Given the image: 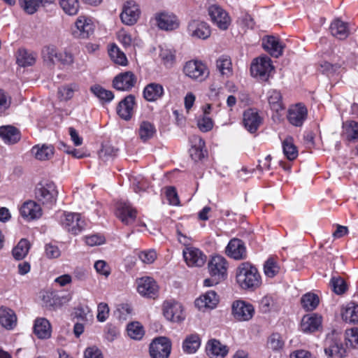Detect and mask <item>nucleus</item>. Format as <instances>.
<instances>
[{
	"label": "nucleus",
	"mask_w": 358,
	"mask_h": 358,
	"mask_svg": "<svg viewBox=\"0 0 358 358\" xmlns=\"http://www.w3.org/2000/svg\"><path fill=\"white\" fill-rule=\"evenodd\" d=\"M94 267L96 271L100 275L108 277L110 273V268L109 265L103 260H98L95 262Z\"/></svg>",
	"instance_id": "0e129e2a"
},
{
	"label": "nucleus",
	"mask_w": 358,
	"mask_h": 358,
	"mask_svg": "<svg viewBox=\"0 0 358 358\" xmlns=\"http://www.w3.org/2000/svg\"><path fill=\"white\" fill-rule=\"evenodd\" d=\"M116 216L125 224L132 223L136 217V210L129 203H121L118 205Z\"/></svg>",
	"instance_id": "bb28decb"
},
{
	"label": "nucleus",
	"mask_w": 358,
	"mask_h": 358,
	"mask_svg": "<svg viewBox=\"0 0 358 358\" xmlns=\"http://www.w3.org/2000/svg\"><path fill=\"white\" fill-rule=\"evenodd\" d=\"M135 104V96L129 94L124 97L117 105V113L124 120H129L133 114L134 106Z\"/></svg>",
	"instance_id": "b1692460"
},
{
	"label": "nucleus",
	"mask_w": 358,
	"mask_h": 358,
	"mask_svg": "<svg viewBox=\"0 0 358 358\" xmlns=\"http://www.w3.org/2000/svg\"><path fill=\"white\" fill-rule=\"evenodd\" d=\"M17 324L15 312L6 307L0 308V324L6 329H13Z\"/></svg>",
	"instance_id": "2f4dec72"
},
{
	"label": "nucleus",
	"mask_w": 358,
	"mask_h": 358,
	"mask_svg": "<svg viewBox=\"0 0 358 358\" xmlns=\"http://www.w3.org/2000/svg\"><path fill=\"white\" fill-rule=\"evenodd\" d=\"M166 196L170 205L178 206L180 203L178 193L174 187L170 186L166 187Z\"/></svg>",
	"instance_id": "69168bd1"
},
{
	"label": "nucleus",
	"mask_w": 358,
	"mask_h": 358,
	"mask_svg": "<svg viewBox=\"0 0 358 358\" xmlns=\"http://www.w3.org/2000/svg\"><path fill=\"white\" fill-rule=\"evenodd\" d=\"M288 122L294 127H301L308 117V109L302 103L289 107L287 113Z\"/></svg>",
	"instance_id": "9b49d317"
},
{
	"label": "nucleus",
	"mask_w": 358,
	"mask_h": 358,
	"mask_svg": "<svg viewBox=\"0 0 358 358\" xmlns=\"http://www.w3.org/2000/svg\"><path fill=\"white\" fill-rule=\"evenodd\" d=\"M30 247L31 245L27 239H21L12 250L13 257L17 260L23 259L27 255Z\"/></svg>",
	"instance_id": "37998d69"
},
{
	"label": "nucleus",
	"mask_w": 358,
	"mask_h": 358,
	"mask_svg": "<svg viewBox=\"0 0 358 358\" xmlns=\"http://www.w3.org/2000/svg\"><path fill=\"white\" fill-rule=\"evenodd\" d=\"M284 155L290 161L295 159L298 156V150L294 144L293 138L287 136L282 142Z\"/></svg>",
	"instance_id": "ea45409f"
},
{
	"label": "nucleus",
	"mask_w": 358,
	"mask_h": 358,
	"mask_svg": "<svg viewBox=\"0 0 358 358\" xmlns=\"http://www.w3.org/2000/svg\"><path fill=\"white\" fill-rule=\"evenodd\" d=\"M301 303L305 310H313L318 306L319 298L315 294L307 293L301 297Z\"/></svg>",
	"instance_id": "49530a36"
},
{
	"label": "nucleus",
	"mask_w": 358,
	"mask_h": 358,
	"mask_svg": "<svg viewBox=\"0 0 358 358\" xmlns=\"http://www.w3.org/2000/svg\"><path fill=\"white\" fill-rule=\"evenodd\" d=\"M94 24L91 19L85 16H80L76 22V29L73 35L80 38H88L93 34Z\"/></svg>",
	"instance_id": "dca6fc26"
},
{
	"label": "nucleus",
	"mask_w": 358,
	"mask_h": 358,
	"mask_svg": "<svg viewBox=\"0 0 358 358\" xmlns=\"http://www.w3.org/2000/svg\"><path fill=\"white\" fill-rule=\"evenodd\" d=\"M228 264L221 255L213 256L208 262V269L210 278L203 281L205 287H212L224 280L227 277Z\"/></svg>",
	"instance_id": "f03ea898"
},
{
	"label": "nucleus",
	"mask_w": 358,
	"mask_h": 358,
	"mask_svg": "<svg viewBox=\"0 0 358 358\" xmlns=\"http://www.w3.org/2000/svg\"><path fill=\"white\" fill-rule=\"evenodd\" d=\"M164 94V90L162 85L156 83L148 84L143 89V98L149 101L154 102L160 99Z\"/></svg>",
	"instance_id": "cd10ccee"
},
{
	"label": "nucleus",
	"mask_w": 358,
	"mask_h": 358,
	"mask_svg": "<svg viewBox=\"0 0 358 358\" xmlns=\"http://www.w3.org/2000/svg\"><path fill=\"white\" fill-rule=\"evenodd\" d=\"M183 257L189 266L201 267L206 262V256L203 252L194 247H186L182 252Z\"/></svg>",
	"instance_id": "4468645a"
},
{
	"label": "nucleus",
	"mask_w": 358,
	"mask_h": 358,
	"mask_svg": "<svg viewBox=\"0 0 358 358\" xmlns=\"http://www.w3.org/2000/svg\"><path fill=\"white\" fill-rule=\"evenodd\" d=\"M236 282L244 289H255L261 285L257 268L248 262L240 264L236 271Z\"/></svg>",
	"instance_id": "f257e3e1"
},
{
	"label": "nucleus",
	"mask_w": 358,
	"mask_h": 358,
	"mask_svg": "<svg viewBox=\"0 0 358 358\" xmlns=\"http://www.w3.org/2000/svg\"><path fill=\"white\" fill-rule=\"evenodd\" d=\"M268 101L271 110L278 112L284 109L281 93L276 90L268 92Z\"/></svg>",
	"instance_id": "79ce46f5"
},
{
	"label": "nucleus",
	"mask_w": 358,
	"mask_h": 358,
	"mask_svg": "<svg viewBox=\"0 0 358 358\" xmlns=\"http://www.w3.org/2000/svg\"><path fill=\"white\" fill-rule=\"evenodd\" d=\"M157 27L165 31H173L179 27L180 21L178 17L168 12L158 13L155 16Z\"/></svg>",
	"instance_id": "2eb2a0df"
},
{
	"label": "nucleus",
	"mask_w": 358,
	"mask_h": 358,
	"mask_svg": "<svg viewBox=\"0 0 358 358\" xmlns=\"http://www.w3.org/2000/svg\"><path fill=\"white\" fill-rule=\"evenodd\" d=\"M90 91L101 103H110L114 99V94L112 91L106 90L99 85H92L90 87Z\"/></svg>",
	"instance_id": "58836bf2"
},
{
	"label": "nucleus",
	"mask_w": 358,
	"mask_h": 358,
	"mask_svg": "<svg viewBox=\"0 0 358 358\" xmlns=\"http://www.w3.org/2000/svg\"><path fill=\"white\" fill-rule=\"evenodd\" d=\"M231 313L236 320L246 322L252 318L255 314V308L250 303L237 300L232 303Z\"/></svg>",
	"instance_id": "423d86ee"
},
{
	"label": "nucleus",
	"mask_w": 358,
	"mask_h": 358,
	"mask_svg": "<svg viewBox=\"0 0 358 358\" xmlns=\"http://www.w3.org/2000/svg\"><path fill=\"white\" fill-rule=\"evenodd\" d=\"M186 76L193 80L201 82L210 75L209 69H183Z\"/></svg>",
	"instance_id": "c03bdc74"
},
{
	"label": "nucleus",
	"mask_w": 358,
	"mask_h": 358,
	"mask_svg": "<svg viewBox=\"0 0 358 358\" xmlns=\"http://www.w3.org/2000/svg\"><path fill=\"white\" fill-rule=\"evenodd\" d=\"M171 350V343L166 337H159L150 345V354L152 358H168Z\"/></svg>",
	"instance_id": "9d476101"
},
{
	"label": "nucleus",
	"mask_w": 358,
	"mask_h": 358,
	"mask_svg": "<svg viewBox=\"0 0 358 358\" xmlns=\"http://www.w3.org/2000/svg\"><path fill=\"white\" fill-rule=\"evenodd\" d=\"M331 34L339 40H344L350 34L348 24L340 19L334 20L329 27Z\"/></svg>",
	"instance_id": "7c9ffc66"
},
{
	"label": "nucleus",
	"mask_w": 358,
	"mask_h": 358,
	"mask_svg": "<svg viewBox=\"0 0 358 358\" xmlns=\"http://www.w3.org/2000/svg\"><path fill=\"white\" fill-rule=\"evenodd\" d=\"M275 69H250V75L258 82L267 81Z\"/></svg>",
	"instance_id": "5fc2aeb1"
},
{
	"label": "nucleus",
	"mask_w": 358,
	"mask_h": 358,
	"mask_svg": "<svg viewBox=\"0 0 358 358\" xmlns=\"http://www.w3.org/2000/svg\"><path fill=\"white\" fill-rule=\"evenodd\" d=\"M109 315V308L107 303H100L97 306V320L98 321L103 322H105Z\"/></svg>",
	"instance_id": "338daca9"
},
{
	"label": "nucleus",
	"mask_w": 358,
	"mask_h": 358,
	"mask_svg": "<svg viewBox=\"0 0 358 358\" xmlns=\"http://www.w3.org/2000/svg\"><path fill=\"white\" fill-rule=\"evenodd\" d=\"M263 48L272 57H278L283 53L285 44L277 37L267 36L262 40Z\"/></svg>",
	"instance_id": "aec40b11"
},
{
	"label": "nucleus",
	"mask_w": 358,
	"mask_h": 358,
	"mask_svg": "<svg viewBox=\"0 0 358 358\" xmlns=\"http://www.w3.org/2000/svg\"><path fill=\"white\" fill-rule=\"evenodd\" d=\"M34 193L36 201L48 208H51L56 203L58 191L52 182L38 184Z\"/></svg>",
	"instance_id": "7ed1b4c3"
},
{
	"label": "nucleus",
	"mask_w": 358,
	"mask_h": 358,
	"mask_svg": "<svg viewBox=\"0 0 358 358\" xmlns=\"http://www.w3.org/2000/svg\"><path fill=\"white\" fill-rule=\"evenodd\" d=\"M163 313L166 320L174 322H182L185 317L182 306L174 300L164 301Z\"/></svg>",
	"instance_id": "1a4fd4ad"
},
{
	"label": "nucleus",
	"mask_w": 358,
	"mask_h": 358,
	"mask_svg": "<svg viewBox=\"0 0 358 358\" xmlns=\"http://www.w3.org/2000/svg\"><path fill=\"white\" fill-rule=\"evenodd\" d=\"M206 350L210 358H224L228 353L227 346L216 339H211L207 343Z\"/></svg>",
	"instance_id": "a878e982"
},
{
	"label": "nucleus",
	"mask_w": 358,
	"mask_h": 358,
	"mask_svg": "<svg viewBox=\"0 0 358 358\" xmlns=\"http://www.w3.org/2000/svg\"><path fill=\"white\" fill-rule=\"evenodd\" d=\"M219 302V296L215 291H208L195 300V306L204 310L206 308L213 309Z\"/></svg>",
	"instance_id": "393cba45"
},
{
	"label": "nucleus",
	"mask_w": 358,
	"mask_h": 358,
	"mask_svg": "<svg viewBox=\"0 0 358 358\" xmlns=\"http://www.w3.org/2000/svg\"><path fill=\"white\" fill-rule=\"evenodd\" d=\"M324 348L325 355L329 358H343L346 356V349L335 331L327 335Z\"/></svg>",
	"instance_id": "20e7f679"
},
{
	"label": "nucleus",
	"mask_w": 358,
	"mask_h": 358,
	"mask_svg": "<svg viewBox=\"0 0 358 358\" xmlns=\"http://www.w3.org/2000/svg\"><path fill=\"white\" fill-rule=\"evenodd\" d=\"M157 130L153 123L149 121H142L139 124L138 134L143 142L151 139L156 134Z\"/></svg>",
	"instance_id": "4c0bfd02"
},
{
	"label": "nucleus",
	"mask_w": 358,
	"mask_h": 358,
	"mask_svg": "<svg viewBox=\"0 0 358 358\" xmlns=\"http://www.w3.org/2000/svg\"><path fill=\"white\" fill-rule=\"evenodd\" d=\"M345 339L355 348H358V328L353 327L346 329L345 332Z\"/></svg>",
	"instance_id": "bf43d9fd"
},
{
	"label": "nucleus",
	"mask_w": 358,
	"mask_h": 358,
	"mask_svg": "<svg viewBox=\"0 0 358 358\" xmlns=\"http://www.w3.org/2000/svg\"><path fill=\"white\" fill-rule=\"evenodd\" d=\"M267 345L273 351H280L284 346V341L279 334H272L268 338Z\"/></svg>",
	"instance_id": "6e6d98bb"
},
{
	"label": "nucleus",
	"mask_w": 358,
	"mask_h": 358,
	"mask_svg": "<svg viewBox=\"0 0 358 358\" xmlns=\"http://www.w3.org/2000/svg\"><path fill=\"white\" fill-rule=\"evenodd\" d=\"M201 343V338L197 334L188 335L182 342V350L186 354H194L200 348Z\"/></svg>",
	"instance_id": "72a5a7b5"
},
{
	"label": "nucleus",
	"mask_w": 358,
	"mask_h": 358,
	"mask_svg": "<svg viewBox=\"0 0 358 358\" xmlns=\"http://www.w3.org/2000/svg\"><path fill=\"white\" fill-rule=\"evenodd\" d=\"M108 54L115 63L121 66H126L127 64V59L125 54L116 45H111L108 50Z\"/></svg>",
	"instance_id": "a18cd8bd"
},
{
	"label": "nucleus",
	"mask_w": 358,
	"mask_h": 358,
	"mask_svg": "<svg viewBox=\"0 0 358 358\" xmlns=\"http://www.w3.org/2000/svg\"><path fill=\"white\" fill-rule=\"evenodd\" d=\"M0 137L6 143L13 144L20 140V135L15 127L7 125L0 127Z\"/></svg>",
	"instance_id": "473e14b6"
},
{
	"label": "nucleus",
	"mask_w": 358,
	"mask_h": 358,
	"mask_svg": "<svg viewBox=\"0 0 358 358\" xmlns=\"http://www.w3.org/2000/svg\"><path fill=\"white\" fill-rule=\"evenodd\" d=\"M226 254L231 258L239 260L246 257V248L243 241L231 239L226 247Z\"/></svg>",
	"instance_id": "4be33fe9"
},
{
	"label": "nucleus",
	"mask_w": 358,
	"mask_h": 358,
	"mask_svg": "<svg viewBox=\"0 0 358 358\" xmlns=\"http://www.w3.org/2000/svg\"><path fill=\"white\" fill-rule=\"evenodd\" d=\"M331 283L333 291L337 294H342L347 289V285L341 278H332Z\"/></svg>",
	"instance_id": "13d9d810"
},
{
	"label": "nucleus",
	"mask_w": 358,
	"mask_h": 358,
	"mask_svg": "<svg viewBox=\"0 0 358 358\" xmlns=\"http://www.w3.org/2000/svg\"><path fill=\"white\" fill-rule=\"evenodd\" d=\"M280 271V266L276 261L273 258H268L264 264V272L266 277L273 278Z\"/></svg>",
	"instance_id": "3c124183"
},
{
	"label": "nucleus",
	"mask_w": 358,
	"mask_h": 358,
	"mask_svg": "<svg viewBox=\"0 0 358 358\" xmlns=\"http://www.w3.org/2000/svg\"><path fill=\"white\" fill-rule=\"evenodd\" d=\"M31 153L36 159L48 160L54 155V148L51 145H36L31 148Z\"/></svg>",
	"instance_id": "c9c22d12"
},
{
	"label": "nucleus",
	"mask_w": 358,
	"mask_h": 358,
	"mask_svg": "<svg viewBox=\"0 0 358 358\" xmlns=\"http://www.w3.org/2000/svg\"><path fill=\"white\" fill-rule=\"evenodd\" d=\"M208 15L211 21L220 29L226 30L231 23L229 14L221 6L213 4L208 8Z\"/></svg>",
	"instance_id": "0eeeda50"
},
{
	"label": "nucleus",
	"mask_w": 358,
	"mask_h": 358,
	"mask_svg": "<svg viewBox=\"0 0 358 358\" xmlns=\"http://www.w3.org/2000/svg\"><path fill=\"white\" fill-rule=\"evenodd\" d=\"M131 313V308L127 303L120 304L117 308V317L120 320H126Z\"/></svg>",
	"instance_id": "774afa93"
},
{
	"label": "nucleus",
	"mask_w": 358,
	"mask_h": 358,
	"mask_svg": "<svg viewBox=\"0 0 358 358\" xmlns=\"http://www.w3.org/2000/svg\"><path fill=\"white\" fill-rule=\"evenodd\" d=\"M128 336L134 340H140L144 335L143 326L138 322H131L127 325Z\"/></svg>",
	"instance_id": "de8ad7c7"
},
{
	"label": "nucleus",
	"mask_w": 358,
	"mask_h": 358,
	"mask_svg": "<svg viewBox=\"0 0 358 358\" xmlns=\"http://www.w3.org/2000/svg\"><path fill=\"white\" fill-rule=\"evenodd\" d=\"M141 10L138 4L134 1H126L120 13V19L123 24L129 26L136 24L140 17Z\"/></svg>",
	"instance_id": "6e6552de"
},
{
	"label": "nucleus",
	"mask_w": 358,
	"mask_h": 358,
	"mask_svg": "<svg viewBox=\"0 0 358 358\" xmlns=\"http://www.w3.org/2000/svg\"><path fill=\"white\" fill-rule=\"evenodd\" d=\"M137 291L143 296L154 298L158 291V286L155 280L150 277H143L136 281Z\"/></svg>",
	"instance_id": "f3484780"
},
{
	"label": "nucleus",
	"mask_w": 358,
	"mask_h": 358,
	"mask_svg": "<svg viewBox=\"0 0 358 358\" xmlns=\"http://www.w3.org/2000/svg\"><path fill=\"white\" fill-rule=\"evenodd\" d=\"M321 325L322 317L313 313L303 317L301 323V329L304 333H311L318 330Z\"/></svg>",
	"instance_id": "c85d7f7f"
},
{
	"label": "nucleus",
	"mask_w": 358,
	"mask_h": 358,
	"mask_svg": "<svg viewBox=\"0 0 358 358\" xmlns=\"http://www.w3.org/2000/svg\"><path fill=\"white\" fill-rule=\"evenodd\" d=\"M342 319L348 323L358 322V304L350 302L343 306L341 309Z\"/></svg>",
	"instance_id": "f704fd0d"
},
{
	"label": "nucleus",
	"mask_w": 358,
	"mask_h": 358,
	"mask_svg": "<svg viewBox=\"0 0 358 358\" xmlns=\"http://www.w3.org/2000/svg\"><path fill=\"white\" fill-rule=\"evenodd\" d=\"M19 211L20 215L27 221L38 219L42 215L41 206L32 200L24 202Z\"/></svg>",
	"instance_id": "a211bd4d"
},
{
	"label": "nucleus",
	"mask_w": 358,
	"mask_h": 358,
	"mask_svg": "<svg viewBox=\"0 0 358 358\" xmlns=\"http://www.w3.org/2000/svg\"><path fill=\"white\" fill-rule=\"evenodd\" d=\"M78 90V85L76 83L64 85L58 88V95L62 100L68 101L71 99L76 91Z\"/></svg>",
	"instance_id": "09e8293b"
},
{
	"label": "nucleus",
	"mask_w": 358,
	"mask_h": 358,
	"mask_svg": "<svg viewBox=\"0 0 358 358\" xmlns=\"http://www.w3.org/2000/svg\"><path fill=\"white\" fill-rule=\"evenodd\" d=\"M344 134L348 141L358 140V122H346L343 124Z\"/></svg>",
	"instance_id": "8fccbe9b"
},
{
	"label": "nucleus",
	"mask_w": 358,
	"mask_h": 358,
	"mask_svg": "<svg viewBox=\"0 0 358 358\" xmlns=\"http://www.w3.org/2000/svg\"><path fill=\"white\" fill-rule=\"evenodd\" d=\"M59 5L64 12L69 15H76L79 9L78 0H59Z\"/></svg>",
	"instance_id": "603ef678"
},
{
	"label": "nucleus",
	"mask_w": 358,
	"mask_h": 358,
	"mask_svg": "<svg viewBox=\"0 0 358 358\" xmlns=\"http://www.w3.org/2000/svg\"><path fill=\"white\" fill-rule=\"evenodd\" d=\"M56 62L57 65L70 66L73 62V57L71 53L66 51L58 52Z\"/></svg>",
	"instance_id": "e2e57ef3"
},
{
	"label": "nucleus",
	"mask_w": 358,
	"mask_h": 358,
	"mask_svg": "<svg viewBox=\"0 0 358 358\" xmlns=\"http://www.w3.org/2000/svg\"><path fill=\"white\" fill-rule=\"evenodd\" d=\"M61 223L66 231L74 235L80 234L85 227L81 215L76 213H64Z\"/></svg>",
	"instance_id": "39448f33"
},
{
	"label": "nucleus",
	"mask_w": 358,
	"mask_h": 358,
	"mask_svg": "<svg viewBox=\"0 0 358 358\" xmlns=\"http://www.w3.org/2000/svg\"><path fill=\"white\" fill-rule=\"evenodd\" d=\"M159 57L164 65H173L176 59L175 51L166 45H160Z\"/></svg>",
	"instance_id": "864d4df0"
},
{
	"label": "nucleus",
	"mask_w": 358,
	"mask_h": 358,
	"mask_svg": "<svg viewBox=\"0 0 358 358\" xmlns=\"http://www.w3.org/2000/svg\"><path fill=\"white\" fill-rule=\"evenodd\" d=\"M137 78L131 71H125L117 75L113 80V87L122 92L130 91L136 85Z\"/></svg>",
	"instance_id": "f8f14e48"
},
{
	"label": "nucleus",
	"mask_w": 358,
	"mask_h": 358,
	"mask_svg": "<svg viewBox=\"0 0 358 358\" xmlns=\"http://www.w3.org/2000/svg\"><path fill=\"white\" fill-rule=\"evenodd\" d=\"M243 124L251 134L257 131L263 119L255 108H249L243 113Z\"/></svg>",
	"instance_id": "6ab92c4d"
},
{
	"label": "nucleus",
	"mask_w": 358,
	"mask_h": 358,
	"mask_svg": "<svg viewBox=\"0 0 358 358\" xmlns=\"http://www.w3.org/2000/svg\"><path fill=\"white\" fill-rule=\"evenodd\" d=\"M187 31L192 38L205 40L211 34L210 26L203 21L192 20L187 24Z\"/></svg>",
	"instance_id": "ddd939ff"
},
{
	"label": "nucleus",
	"mask_w": 358,
	"mask_h": 358,
	"mask_svg": "<svg viewBox=\"0 0 358 358\" xmlns=\"http://www.w3.org/2000/svg\"><path fill=\"white\" fill-rule=\"evenodd\" d=\"M138 257L144 264H152L157 258V253L154 250L141 251L138 253Z\"/></svg>",
	"instance_id": "680f3d73"
},
{
	"label": "nucleus",
	"mask_w": 358,
	"mask_h": 358,
	"mask_svg": "<svg viewBox=\"0 0 358 358\" xmlns=\"http://www.w3.org/2000/svg\"><path fill=\"white\" fill-rule=\"evenodd\" d=\"M20 7L29 15L35 13L41 6L50 3L53 0H18Z\"/></svg>",
	"instance_id": "e433bc0d"
},
{
	"label": "nucleus",
	"mask_w": 358,
	"mask_h": 358,
	"mask_svg": "<svg viewBox=\"0 0 358 358\" xmlns=\"http://www.w3.org/2000/svg\"><path fill=\"white\" fill-rule=\"evenodd\" d=\"M190 141L192 146L189 152L191 158L196 162L201 161L207 155L204 140L199 136H194Z\"/></svg>",
	"instance_id": "5701e85b"
},
{
	"label": "nucleus",
	"mask_w": 358,
	"mask_h": 358,
	"mask_svg": "<svg viewBox=\"0 0 358 358\" xmlns=\"http://www.w3.org/2000/svg\"><path fill=\"white\" fill-rule=\"evenodd\" d=\"M57 51L54 45H45L42 48L41 57L44 62L48 66H55L58 64L56 62Z\"/></svg>",
	"instance_id": "a19ab883"
},
{
	"label": "nucleus",
	"mask_w": 358,
	"mask_h": 358,
	"mask_svg": "<svg viewBox=\"0 0 358 358\" xmlns=\"http://www.w3.org/2000/svg\"><path fill=\"white\" fill-rule=\"evenodd\" d=\"M250 67H274L271 58L267 55L260 56L254 59Z\"/></svg>",
	"instance_id": "052dcab7"
},
{
	"label": "nucleus",
	"mask_w": 358,
	"mask_h": 358,
	"mask_svg": "<svg viewBox=\"0 0 358 358\" xmlns=\"http://www.w3.org/2000/svg\"><path fill=\"white\" fill-rule=\"evenodd\" d=\"M197 126L202 132H208L213 127V120L206 115H203L197 120Z\"/></svg>",
	"instance_id": "4d7b16f0"
},
{
	"label": "nucleus",
	"mask_w": 358,
	"mask_h": 358,
	"mask_svg": "<svg viewBox=\"0 0 358 358\" xmlns=\"http://www.w3.org/2000/svg\"><path fill=\"white\" fill-rule=\"evenodd\" d=\"M34 332L40 339H47L51 336V326L49 321L43 317L35 320Z\"/></svg>",
	"instance_id": "c756f323"
},
{
	"label": "nucleus",
	"mask_w": 358,
	"mask_h": 358,
	"mask_svg": "<svg viewBox=\"0 0 358 358\" xmlns=\"http://www.w3.org/2000/svg\"><path fill=\"white\" fill-rule=\"evenodd\" d=\"M15 57L19 67H29L36 64L38 54L33 50L21 48L16 52Z\"/></svg>",
	"instance_id": "412c9836"
}]
</instances>
